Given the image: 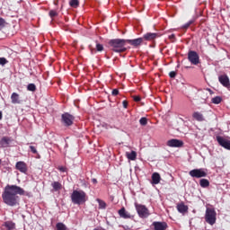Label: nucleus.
Returning <instances> with one entry per match:
<instances>
[{"mask_svg":"<svg viewBox=\"0 0 230 230\" xmlns=\"http://www.w3.org/2000/svg\"><path fill=\"white\" fill-rule=\"evenodd\" d=\"M51 186L54 191H59V190H62V183H60L59 181H53L51 183Z\"/></svg>","mask_w":230,"mask_h":230,"instance_id":"obj_23","label":"nucleus"},{"mask_svg":"<svg viewBox=\"0 0 230 230\" xmlns=\"http://www.w3.org/2000/svg\"><path fill=\"white\" fill-rule=\"evenodd\" d=\"M5 64H8V60L4 58H0V66H5Z\"/></svg>","mask_w":230,"mask_h":230,"instance_id":"obj_33","label":"nucleus"},{"mask_svg":"<svg viewBox=\"0 0 230 230\" xmlns=\"http://www.w3.org/2000/svg\"><path fill=\"white\" fill-rule=\"evenodd\" d=\"M49 15H50L51 19H53V17H57L58 15V13H57V11L51 10L49 12Z\"/></svg>","mask_w":230,"mask_h":230,"instance_id":"obj_34","label":"nucleus"},{"mask_svg":"<svg viewBox=\"0 0 230 230\" xmlns=\"http://www.w3.org/2000/svg\"><path fill=\"white\" fill-rule=\"evenodd\" d=\"M1 163H2V161H1V159H0V164H1Z\"/></svg>","mask_w":230,"mask_h":230,"instance_id":"obj_46","label":"nucleus"},{"mask_svg":"<svg viewBox=\"0 0 230 230\" xmlns=\"http://www.w3.org/2000/svg\"><path fill=\"white\" fill-rule=\"evenodd\" d=\"M122 105L124 109H127V107L128 106V102H127V101H123Z\"/></svg>","mask_w":230,"mask_h":230,"instance_id":"obj_42","label":"nucleus"},{"mask_svg":"<svg viewBox=\"0 0 230 230\" xmlns=\"http://www.w3.org/2000/svg\"><path fill=\"white\" fill-rule=\"evenodd\" d=\"M109 44L110 46H111L115 53H123V51H127V48H125V44H127V40L115 39L110 40Z\"/></svg>","mask_w":230,"mask_h":230,"instance_id":"obj_3","label":"nucleus"},{"mask_svg":"<svg viewBox=\"0 0 230 230\" xmlns=\"http://www.w3.org/2000/svg\"><path fill=\"white\" fill-rule=\"evenodd\" d=\"M184 142H182V140H179V139H170L167 141V146H170L171 148H181V146H183Z\"/></svg>","mask_w":230,"mask_h":230,"instance_id":"obj_8","label":"nucleus"},{"mask_svg":"<svg viewBox=\"0 0 230 230\" xmlns=\"http://www.w3.org/2000/svg\"><path fill=\"white\" fill-rule=\"evenodd\" d=\"M177 210L179 213H186V211H188V207L184 204H179L177 205Z\"/></svg>","mask_w":230,"mask_h":230,"instance_id":"obj_24","label":"nucleus"},{"mask_svg":"<svg viewBox=\"0 0 230 230\" xmlns=\"http://www.w3.org/2000/svg\"><path fill=\"white\" fill-rule=\"evenodd\" d=\"M30 149H31V152H32V154H37V148L33 146H30Z\"/></svg>","mask_w":230,"mask_h":230,"instance_id":"obj_38","label":"nucleus"},{"mask_svg":"<svg viewBox=\"0 0 230 230\" xmlns=\"http://www.w3.org/2000/svg\"><path fill=\"white\" fill-rule=\"evenodd\" d=\"M69 5L72 7V8H78V6L80 5V2L78 0H71L69 2Z\"/></svg>","mask_w":230,"mask_h":230,"instance_id":"obj_27","label":"nucleus"},{"mask_svg":"<svg viewBox=\"0 0 230 230\" xmlns=\"http://www.w3.org/2000/svg\"><path fill=\"white\" fill-rule=\"evenodd\" d=\"M135 207L140 218H148V217H150V211L146 206L136 203Z\"/></svg>","mask_w":230,"mask_h":230,"instance_id":"obj_5","label":"nucleus"},{"mask_svg":"<svg viewBox=\"0 0 230 230\" xmlns=\"http://www.w3.org/2000/svg\"><path fill=\"white\" fill-rule=\"evenodd\" d=\"M58 170H59V172H66V169L64 166L58 167Z\"/></svg>","mask_w":230,"mask_h":230,"instance_id":"obj_41","label":"nucleus"},{"mask_svg":"<svg viewBox=\"0 0 230 230\" xmlns=\"http://www.w3.org/2000/svg\"><path fill=\"white\" fill-rule=\"evenodd\" d=\"M92 182H93V184H96V182H98V181L96 179H92Z\"/></svg>","mask_w":230,"mask_h":230,"instance_id":"obj_44","label":"nucleus"},{"mask_svg":"<svg viewBox=\"0 0 230 230\" xmlns=\"http://www.w3.org/2000/svg\"><path fill=\"white\" fill-rule=\"evenodd\" d=\"M3 227H4L5 230H13L15 229V223L12 221H6L4 223Z\"/></svg>","mask_w":230,"mask_h":230,"instance_id":"obj_19","label":"nucleus"},{"mask_svg":"<svg viewBox=\"0 0 230 230\" xmlns=\"http://www.w3.org/2000/svg\"><path fill=\"white\" fill-rule=\"evenodd\" d=\"M126 157L129 161H136V159L137 158V153H136V151L127 152Z\"/></svg>","mask_w":230,"mask_h":230,"instance_id":"obj_18","label":"nucleus"},{"mask_svg":"<svg viewBox=\"0 0 230 230\" xmlns=\"http://www.w3.org/2000/svg\"><path fill=\"white\" fill-rule=\"evenodd\" d=\"M126 42L128 44H130V46H133V48H137V46H141L143 44V38H137L134 40H126Z\"/></svg>","mask_w":230,"mask_h":230,"instance_id":"obj_14","label":"nucleus"},{"mask_svg":"<svg viewBox=\"0 0 230 230\" xmlns=\"http://www.w3.org/2000/svg\"><path fill=\"white\" fill-rule=\"evenodd\" d=\"M193 22H195V20H190L187 23H185L183 25V28H185V29L190 28V26H191V24H193Z\"/></svg>","mask_w":230,"mask_h":230,"instance_id":"obj_32","label":"nucleus"},{"mask_svg":"<svg viewBox=\"0 0 230 230\" xmlns=\"http://www.w3.org/2000/svg\"><path fill=\"white\" fill-rule=\"evenodd\" d=\"M27 89L28 91H31L32 93H34V91L37 90V86H35L34 84H28Z\"/></svg>","mask_w":230,"mask_h":230,"instance_id":"obj_30","label":"nucleus"},{"mask_svg":"<svg viewBox=\"0 0 230 230\" xmlns=\"http://www.w3.org/2000/svg\"><path fill=\"white\" fill-rule=\"evenodd\" d=\"M57 230H67V227L64 223H58L56 226Z\"/></svg>","mask_w":230,"mask_h":230,"instance_id":"obj_29","label":"nucleus"},{"mask_svg":"<svg viewBox=\"0 0 230 230\" xmlns=\"http://www.w3.org/2000/svg\"><path fill=\"white\" fill-rule=\"evenodd\" d=\"M135 102H141V97L139 96H133Z\"/></svg>","mask_w":230,"mask_h":230,"instance_id":"obj_40","label":"nucleus"},{"mask_svg":"<svg viewBox=\"0 0 230 230\" xmlns=\"http://www.w3.org/2000/svg\"><path fill=\"white\" fill-rule=\"evenodd\" d=\"M112 96H118L119 94V91L118 89H114L111 92Z\"/></svg>","mask_w":230,"mask_h":230,"instance_id":"obj_36","label":"nucleus"},{"mask_svg":"<svg viewBox=\"0 0 230 230\" xmlns=\"http://www.w3.org/2000/svg\"><path fill=\"white\" fill-rule=\"evenodd\" d=\"M188 58L190 64H192L193 66H197V64H199V54L193 50L189 51Z\"/></svg>","mask_w":230,"mask_h":230,"instance_id":"obj_7","label":"nucleus"},{"mask_svg":"<svg viewBox=\"0 0 230 230\" xmlns=\"http://www.w3.org/2000/svg\"><path fill=\"white\" fill-rule=\"evenodd\" d=\"M71 200L73 204H85L87 202V194L84 190H74L71 194Z\"/></svg>","mask_w":230,"mask_h":230,"instance_id":"obj_2","label":"nucleus"},{"mask_svg":"<svg viewBox=\"0 0 230 230\" xmlns=\"http://www.w3.org/2000/svg\"><path fill=\"white\" fill-rule=\"evenodd\" d=\"M170 40H175V34L169 35Z\"/></svg>","mask_w":230,"mask_h":230,"instance_id":"obj_43","label":"nucleus"},{"mask_svg":"<svg viewBox=\"0 0 230 230\" xmlns=\"http://www.w3.org/2000/svg\"><path fill=\"white\" fill-rule=\"evenodd\" d=\"M221 102H222V97L220 96H216L212 98V103H214L215 105H218V103H220Z\"/></svg>","mask_w":230,"mask_h":230,"instance_id":"obj_28","label":"nucleus"},{"mask_svg":"<svg viewBox=\"0 0 230 230\" xmlns=\"http://www.w3.org/2000/svg\"><path fill=\"white\" fill-rule=\"evenodd\" d=\"M1 119H3V112L2 111H0V121H1Z\"/></svg>","mask_w":230,"mask_h":230,"instance_id":"obj_45","label":"nucleus"},{"mask_svg":"<svg viewBox=\"0 0 230 230\" xmlns=\"http://www.w3.org/2000/svg\"><path fill=\"white\" fill-rule=\"evenodd\" d=\"M154 230H166L168 225L165 222L155 221L152 224Z\"/></svg>","mask_w":230,"mask_h":230,"instance_id":"obj_12","label":"nucleus"},{"mask_svg":"<svg viewBox=\"0 0 230 230\" xmlns=\"http://www.w3.org/2000/svg\"><path fill=\"white\" fill-rule=\"evenodd\" d=\"M218 145L222 146L223 148H226V150H230V141L226 139L224 137L217 136L216 137Z\"/></svg>","mask_w":230,"mask_h":230,"instance_id":"obj_9","label":"nucleus"},{"mask_svg":"<svg viewBox=\"0 0 230 230\" xmlns=\"http://www.w3.org/2000/svg\"><path fill=\"white\" fill-rule=\"evenodd\" d=\"M158 37H159V34H157L155 32H147V33L144 34L142 39H143V41H145V40L152 41V40H155V39H157Z\"/></svg>","mask_w":230,"mask_h":230,"instance_id":"obj_13","label":"nucleus"},{"mask_svg":"<svg viewBox=\"0 0 230 230\" xmlns=\"http://www.w3.org/2000/svg\"><path fill=\"white\" fill-rule=\"evenodd\" d=\"M11 100H12V103H13V104L21 103V99H19V93H12Z\"/></svg>","mask_w":230,"mask_h":230,"instance_id":"obj_22","label":"nucleus"},{"mask_svg":"<svg viewBox=\"0 0 230 230\" xmlns=\"http://www.w3.org/2000/svg\"><path fill=\"white\" fill-rule=\"evenodd\" d=\"M96 201L99 204V209H105V208H107V203H105V201H103L100 199H97Z\"/></svg>","mask_w":230,"mask_h":230,"instance_id":"obj_26","label":"nucleus"},{"mask_svg":"<svg viewBox=\"0 0 230 230\" xmlns=\"http://www.w3.org/2000/svg\"><path fill=\"white\" fill-rule=\"evenodd\" d=\"M152 182L153 184H159V182H161V175L159 172H154L152 174Z\"/></svg>","mask_w":230,"mask_h":230,"instance_id":"obj_20","label":"nucleus"},{"mask_svg":"<svg viewBox=\"0 0 230 230\" xmlns=\"http://www.w3.org/2000/svg\"><path fill=\"white\" fill-rule=\"evenodd\" d=\"M96 49L97 51H103V45L97 43Z\"/></svg>","mask_w":230,"mask_h":230,"instance_id":"obj_35","label":"nucleus"},{"mask_svg":"<svg viewBox=\"0 0 230 230\" xmlns=\"http://www.w3.org/2000/svg\"><path fill=\"white\" fill-rule=\"evenodd\" d=\"M15 166L16 170H19L22 173H26V172H28V166L24 162H17Z\"/></svg>","mask_w":230,"mask_h":230,"instance_id":"obj_15","label":"nucleus"},{"mask_svg":"<svg viewBox=\"0 0 230 230\" xmlns=\"http://www.w3.org/2000/svg\"><path fill=\"white\" fill-rule=\"evenodd\" d=\"M75 118L69 113H64L62 115V121L66 127H71L73 125Z\"/></svg>","mask_w":230,"mask_h":230,"instance_id":"obj_10","label":"nucleus"},{"mask_svg":"<svg viewBox=\"0 0 230 230\" xmlns=\"http://www.w3.org/2000/svg\"><path fill=\"white\" fill-rule=\"evenodd\" d=\"M8 145H10V138L8 137H2V139L0 140V146H2L3 148H6Z\"/></svg>","mask_w":230,"mask_h":230,"instance_id":"obj_21","label":"nucleus"},{"mask_svg":"<svg viewBox=\"0 0 230 230\" xmlns=\"http://www.w3.org/2000/svg\"><path fill=\"white\" fill-rule=\"evenodd\" d=\"M5 22H6V21H4V19L0 17V26H4Z\"/></svg>","mask_w":230,"mask_h":230,"instance_id":"obj_39","label":"nucleus"},{"mask_svg":"<svg viewBox=\"0 0 230 230\" xmlns=\"http://www.w3.org/2000/svg\"><path fill=\"white\" fill-rule=\"evenodd\" d=\"M139 123L140 125H142L143 127H145V125H146V123H148V120L146 119V118L143 117L139 119Z\"/></svg>","mask_w":230,"mask_h":230,"instance_id":"obj_31","label":"nucleus"},{"mask_svg":"<svg viewBox=\"0 0 230 230\" xmlns=\"http://www.w3.org/2000/svg\"><path fill=\"white\" fill-rule=\"evenodd\" d=\"M205 221L209 226H215L217 224V211L215 208H207L205 212Z\"/></svg>","mask_w":230,"mask_h":230,"instance_id":"obj_4","label":"nucleus"},{"mask_svg":"<svg viewBox=\"0 0 230 230\" xmlns=\"http://www.w3.org/2000/svg\"><path fill=\"white\" fill-rule=\"evenodd\" d=\"M17 195H28L24 189L17 185H7L4 188V191L2 194V199L4 204L7 206H17L19 204V196Z\"/></svg>","mask_w":230,"mask_h":230,"instance_id":"obj_1","label":"nucleus"},{"mask_svg":"<svg viewBox=\"0 0 230 230\" xmlns=\"http://www.w3.org/2000/svg\"><path fill=\"white\" fill-rule=\"evenodd\" d=\"M119 215L120 218H132V216L130 215V213H128V211H127V209H125V208H122L119 210Z\"/></svg>","mask_w":230,"mask_h":230,"instance_id":"obj_16","label":"nucleus"},{"mask_svg":"<svg viewBox=\"0 0 230 230\" xmlns=\"http://www.w3.org/2000/svg\"><path fill=\"white\" fill-rule=\"evenodd\" d=\"M192 118L196 119V121H204L206 119H204V115L199 111L193 112Z\"/></svg>","mask_w":230,"mask_h":230,"instance_id":"obj_17","label":"nucleus"},{"mask_svg":"<svg viewBox=\"0 0 230 230\" xmlns=\"http://www.w3.org/2000/svg\"><path fill=\"white\" fill-rule=\"evenodd\" d=\"M199 186H201V188H208L209 186V181L206 179H201L199 181Z\"/></svg>","mask_w":230,"mask_h":230,"instance_id":"obj_25","label":"nucleus"},{"mask_svg":"<svg viewBox=\"0 0 230 230\" xmlns=\"http://www.w3.org/2000/svg\"><path fill=\"white\" fill-rule=\"evenodd\" d=\"M169 76L170 78H175V76H177V73H175V71H172L169 73Z\"/></svg>","mask_w":230,"mask_h":230,"instance_id":"obj_37","label":"nucleus"},{"mask_svg":"<svg viewBox=\"0 0 230 230\" xmlns=\"http://www.w3.org/2000/svg\"><path fill=\"white\" fill-rule=\"evenodd\" d=\"M189 175L195 179H202V177H207L208 172H206L205 169H194L189 172Z\"/></svg>","mask_w":230,"mask_h":230,"instance_id":"obj_6","label":"nucleus"},{"mask_svg":"<svg viewBox=\"0 0 230 230\" xmlns=\"http://www.w3.org/2000/svg\"><path fill=\"white\" fill-rule=\"evenodd\" d=\"M218 81L221 84V85L223 87H226L227 89H229L230 87V81H229V77L226 75H222L218 76Z\"/></svg>","mask_w":230,"mask_h":230,"instance_id":"obj_11","label":"nucleus"}]
</instances>
